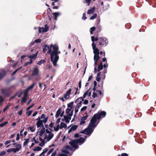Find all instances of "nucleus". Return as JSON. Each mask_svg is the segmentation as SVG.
<instances>
[{
  "label": "nucleus",
  "mask_w": 156,
  "mask_h": 156,
  "mask_svg": "<svg viewBox=\"0 0 156 156\" xmlns=\"http://www.w3.org/2000/svg\"><path fill=\"white\" fill-rule=\"evenodd\" d=\"M43 52L45 53L47 51V53L50 54L51 56V61L54 66L57 65V62L59 59L58 54L60 53V51H58V48L57 45L55 44L53 45L51 44L49 47L47 45H44Z\"/></svg>",
  "instance_id": "obj_1"
},
{
  "label": "nucleus",
  "mask_w": 156,
  "mask_h": 156,
  "mask_svg": "<svg viewBox=\"0 0 156 156\" xmlns=\"http://www.w3.org/2000/svg\"><path fill=\"white\" fill-rule=\"evenodd\" d=\"M106 114L105 112L101 111L100 112H98L97 114L94 115L91 119L87 128L85 129L83 131H81V133H83L90 136L93 132L94 128L99 122H98L96 123L97 120L99 119L101 116H102V117H104L105 116Z\"/></svg>",
  "instance_id": "obj_2"
},
{
  "label": "nucleus",
  "mask_w": 156,
  "mask_h": 156,
  "mask_svg": "<svg viewBox=\"0 0 156 156\" xmlns=\"http://www.w3.org/2000/svg\"><path fill=\"white\" fill-rule=\"evenodd\" d=\"M61 119L59 118L56 120L55 123L51 122L49 125V129L53 131L52 128H53V130L55 132L58 131L59 129H61L63 128H66L67 125L63 122H61L60 123Z\"/></svg>",
  "instance_id": "obj_3"
},
{
  "label": "nucleus",
  "mask_w": 156,
  "mask_h": 156,
  "mask_svg": "<svg viewBox=\"0 0 156 156\" xmlns=\"http://www.w3.org/2000/svg\"><path fill=\"white\" fill-rule=\"evenodd\" d=\"M66 115L63 116V118H62V120L65 121L66 123H69L71 119V116L73 115L72 111L69 109H66Z\"/></svg>",
  "instance_id": "obj_4"
},
{
  "label": "nucleus",
  "mask_w": 156,
  "mask_h": 156,
  "mask_svg": "<svg viewBox=\"0 0 156 156\" xmlns=\"http://www.w3.org/2000/svg\"><path fill=\"white\" fill-rule=\"evenodd\" d=\"M85 140V139L84 138L81 137L76 140L69 142V144L73 147L76 149L78 147L77 144H81L84 142Z\"/></svg>",
  "instance_id": "obj_5"
},
{
  "label": "nucleus",
  "mask_w": 156,
  "mask_h": 156,
  "mask_svg": "<svg viewBox=\"0 0 156 156\" xmlns=\"http://www.w3.org/2000/svg\"><path fill=\"white\" fill-rule=\"evenodd\" d=\"M44 138V141L48 142L51 140L54 137V134L52 131H50L48 129H46L45 133Z\"/></svg>",
  "instance_id": "obj_6"
},
{
  "label": "nucleus",
  "mask_w": 156,
  "mask_h": 156,
  "mask_svg": "<svg viewBox=\"0 0 156 156\" xmlns=\"http://www.w3.org/2000/svg\"><path fill=\"white\" fill-rule=\"evenodd\" d=\"M66 150H63L62 152V154H60L58 156H67V154H69L68 150H72V147L69 146H67L66 147Z\"/></svg>",
  "instance_id": "obj_7"
},
{
  "label": "nucleus",
  "mask_w": 156,
  "mask_h": 156,
  "mask_svg": "<svg viewBox=\"0 0 156 156\" xmlns=\"http://www.w3.org/2000/svg\"><path fill=\"white\" fill-rule=\"evenodd\" d=\"M38 51H37L35 54L30 55L28 56V57L30 59V62H26L24 65L25 66H27L28 64H30L32 62V59H35L37 55Z\"/></svg>",
  "instance_id": "obj_8"
},
{
  "label": "nucleus",
  "mask_w": 156,
  "mask_h": 156,
  "mask_svg": "<svg viewBox=\"0 0 156 156\" xmlns=\"http://www.w3.org/2000/svg\"><path fill=\"white\" fill-rule=\"evenodd\" d=\"M45 130L44 127H40V128L39 129L37 132V135L39 136V138L41 137L44 134L45 135Z\"/></svg>",
  "instance_id": "obj_9"
},
{
  "label": "nucleus",
  "mask_w": 156,
  "mask_h": 156,
  "mask_svg": "<svg viewBox=\"0 0 156 156\" xmlns=\"http://www.w3.org/2000/svg\"><path fill=\"white\" fill-rule=\"evenodd\" d=\"M108 43V41L106 38L101 37L100 38L99 44L100 45L105 46L107 45Z\"/></svg>",
  "instance_id": "obj_10"
},
{
  "label": "nucleus",
  "mask_w": 156,
  "mask_h": 156,
  "mask_svg": "<svg viewBox=\"0 0 156 156\" xmlns=\"http://www.w3.org/2000/svg\"><path fill=\"white\" fill-rule=\"evenodd\" d=\"M84 98L82 97L78 98L75 101V103H77L76 105L78 107H80L81 106L82 101H84Z\"/></svg>",
  "instance_id": "obj_11"
},
{
  "label": "nucleus",
  "mask_w": 156,
  "mask_h": 156,
  "mask_svg": "<svg viewBox=\"0 0 156 156\" xmlns=\"http://www.w3.org/2000/svg\"><path fill=\"white\" fill-rule=\"evenodd\" d=\"M71 91V89L70 88L67 90L66 93L64 94V97L66 99H69L70 98L69 96L70 95Z\"/></svg>",
  "instance_id": "obj_12"
},
{
  "label": "nucleus",
  "mask_w": 156,
  "mask_h": 156,
  "mask_svg": "<svg viewBox=\"0 0 156 156\" xmlns=\"http://www.w3.org/2000/svg\"><path fill=\"white\" fill-rule=\"evenodd\" d=\"M92 48L93 50V52L94 55H99V51L98 48L96 47V45L94 43H92Z\"/></svg>",
  "instance_id": "obj_13"
},
{
  "label": "nucleus",
  "mask_w": 156,
  "mask_h": 156,
  "mask_svg": "<svg viewBox=\"0 0 156 156\" xmlns=\"http://www.w3.org/2000/svg\"><path fill=\"white\" fill-rule=\"evenodd\" d=\"M87 117V115L83 116L81 119L80 124L81 125H84L85 123Z\"/></svg>",
  "instance_id": "obj_14"
},
{
  "label": "nucleus",
  "mask_w": 156,
  "mask_h": 156,
  "mask_svg": "<svg viewBox=\"0 0 156 156\" xmlns=\"http://www.w3.org/2000/svg\"><path fill=\"white\" fill-rule=\"evenodd\" d=\"M40 118L41 119H43V120H42V121H43L44 123H45L47 122L48 119V116H46L44 114H42Z\"/></svg>",
  "instance_id": "obj_15"
},
{
  "label": "nucleus",
  "mask_w": 156,
  "mask_h": 156,
  "mask_svg": "<svg viewBox=\"0 0 156 156\" xmlns=\"http://www.w3.org/2000/svg\"><path fill=\"white\" fill-rule=\"evenodd\" d=\"M38 69L37 67H35L33 70L32 75H36L38 74Z\"/></svg>",
  "instance_id": "obj_16"
},
{
  "label": "nucleus",
  "mask_w": 156,
  "mask_h": 156,
  "mask_svg": "<svg viewBox=\"0 0 156 156\" xmlns=\"http://www.w3.org/2000/svg\"><path fill=\"white\" fill-rule=\"evenodd\" d=\"M91 93L89 90L86 91L84 94L83 97H82L84 99L86 97H89L91 95Z\"/></svg>",
  "instance_id": "obj_17"
},
{
  "label": "nucleus",
  "mask_w": 156,
  "mask_h": 156,
  "mask_svg": "<svg viewBox=\"0 0 156 156\" xmlns=\"http://www.w3.org/2000/svg\"><path fill=\"white\" fill-rule=\"evenodd\" d=\"M43 122L42 121V120L37 121L36 123V125L37 127L38 128L39 127H44L43 126Z\"/></svg>",
  "instance_id": "obj_18"
},
{
  "label": "nucleus",
  "mask_w": 156,
  "mask_h": 156,
  "mask_svg": "<svg viewBox=\"0 0 156 156\" xmlns=\"http://www.w3.org/2000/svg\"><path fill=\"white\" fill-rule=\"evenodd\" d=\"M28 94V93L27 92H25L23 97L22 98V102H26Z\"/></svg>",
  "instance_id": "obj_19"
},
{
  "label": "nucleus",
  "mask_w": 156,
  "mask_h": 156,
  "mask_svg": "<svg viewBox=\"0 0 156 156\" xmlns=\"http://www.w3.org/2000/svg\"><path fill=\"white\" fill-rule=\"evenodd\" d=\"M6 74V72L3 69L0 70V80L2 79Z\"/></svg>",
  "instance_id": "obj_20"
},
{
  "label": "nucleus",
  "mask_w": 156,
  "mask_h": 156,
  "mask_svg": "<svg viewBox=\"0 0 156 156\" xmlns=\"http://www.w3.org/2000/svg\"><path fill=\"white\" fill-rule=\"evenodd\" d=\"M16 148H15L16 152L18 151L21 149V145L20 144H17L15 146Z\"/></svg>",
  "instance_id": "obj_21"
},
{
  "label": "nucleus",
  "mask_w": 156,
  "mask_h": 156,
  "mask_svg": "<svg viewBox=\"0 0 156 156\" xmlns=\"http://www.w3.org/2000/svg\"><path fill=\"white\" fill-rule=\"evenodd\" d=\"M73 102H72L70 103L69 104H68V108L67 109H69L71 110L72 111V113H73Z\"/></svg>",
  "instance_id": "obj_22"
},
{
  "label": "nucleus",
  "mask_w": 156,
  "mask_h": 156,
  "mask_svg": "<svg viewBox=\"0 0 156 156\" xmlns=\"http://www.w3.org/2000/svg\"><path fill=\"white\" fill-rule=\"evenodd\" d=\"M39 139L40 141H41V142L39 144V145L40 146L43 147L44 145L45 142H46L44 141V139H42V137H40Z\"/></svg>",
  "instance_id": "obj_23"
},
{
  "label": "nucleus",
  "mask_w": 156,
  "mask_h": 156,
  "mask_svg": "<svg viewBox=\"0 0 156 156\" xmlns=\"http://www.w3.org/2000/svg\"><path fill=\"white\" fill-rule=\"evenodd\" d=\"M35 84V83H33L32 85H30L29 87H28L26 89L25 92H28V91L29 90L31 89H32L33 88Z\"/></svg>",
  "instance_id": "obj_24"
},
{
  "label": "nucleus",
  "mask_w": 156,
  "mask_h": 156,
  "mask_svg": "<svg viewBox=\"0 0 156 156\" xmlns=\"http://www.w3.org/2000/svg\"><path fill=\"white\" fill-rule=\"evenodd\" d=\"M95 8L93 7L92 8L88 10L87 11V13L88 14H91L93 13L94 12Z\"/></svg>",
  "instance_id": "obj_25"
},
{
  "label": "nucleus",
  "mask_w": 156,
  "mask_h": 156,
  "mask_svg": "<svg viewBox=\"0 0 156 156\" xmlns=\"http://www.w3.org/2000/svg\"><path fill=\"white\" fill-rule=\"evenodd\" d=\"M53 15L54 16V19L55 20H57V18L58 16H59L60 15V13L59 12H56L53 13Z\"/></svg>",
  "instance_id": "obj_26"
},
{
  "label": "nucleus",
  "mask_w": 156,
  "mask_h": 156,
  "mask_svg": "<svg viewBox=\"0 0 156 156\" xmlns=\"http://www.w3.org/2000/svg\"><path fill=\"white\" fill-rule=\"evenodd\" d=\"M61 113V109L59 108L56 112L55 117L56 118H58L60 115V113Z\"/></svg>",
  "instance_id": "obj_27"
},
{
  "label": "nucleus",
  "mask_w": 156,
  "mask_h": 156,
  "mask_svg": "<svg viewBox=\"0 0 156 156\" xmlns=\"http://www.w3.org/2000/svg\"><path fill=\"white\" fill-rule=\"evenodd\" d=\"M103 65L102 63V62H101L99 64V65L98 66V72H99L101 70L103 69Z\"/></svg>",
  "instance_id": "obj_28"
},
{
  "label": "nucleus",
  "mask_w": 156,
  "mask_h": 156,
  "mask_svg": "<svg viewBox=\"0 0 156 156\" xmlns=\"http://www.w3.org/2000/svg\"><path fill=\"white\" fill-rule=\"evenodd\" d=\"M7 152L8 153H10L11 152H13L14 153H15L16 152L15 149L14 148H11L8 149L7 150Z\"/></svg>",
  "instance_id": "obj_29"
},
{
  "label": "nucleus",
  "mask_w": 156,
  "mask_h": 156,
  "mask_svg": "<svg viewBox=\"0 0 156 156\" xmlns=\"http://www.w3.org/2000/svg\"><path fill=\"white\" fill-rule=\"evenodd\" d=\"M28 130L31 132H34L35 130V127L34 126H30L28 128Z\"/></svg>",
  "instance_id": "obj_30"
},
{
  "label": "nucleus",
  "mask_w": 156,
  "mask_h": 156,
  "mask_svg": "<svg viewBox=\"0 0 156 156\" xmlns=\"http://www.w3.org/2000/svg\"><path fill=\"white\" fill-rule=\"evenodd\" d=\"M100 58L99 55H94V60L97 61Z\"/></svg>",
  "instance_id": "obj_31"
},
{
  "label": "nucleus",
  "mask_w": 156,
  "mask_h": 156,
  "mask_svg": "<svg viewBox=\"0 0 156 156\" xmlns=\"http://www.w3.org/2000/svg\"><path fill=\"white\" fill-rule=\"evenodd\" d=\"M42 149L41 147H34L33 149V150L34 151H41Z\"/></svg>",
  "instance_id": "obj_32"
},
{
  "label": "nucleus",
  "mask_w": 156,
  "mask_h": 156,
  "mask_svg": "<svg viewBox=\"0 0 156 156\" xmlns=\"http://www.w3.org/2000/svg\"><path fill=\"white\" fill-rule=\"evenodd\" d=\"M24 141L23 143V146H25L28 143L29 141V139H24Z\"/></svg>",
  "instance_id": "obj_33"
},
{
  "label": "nucleus",
  "mask_w": 156,
  "mask_h": 156,
  "mask_svg": "<svg viewBox=\"0 0 156 156\" xmlns=\"http://www.w3.org/2000/svg\"><path fill=\"white\" fill-rule=\"evenodd\" d=\"M30 141L32 142H34V143L38 144V142L36 139V137H34Z\"/></svg>",
  "instance_id": "obj_34"
},
{
  "label": "nucleus",
  "mask_w": 156,
  "mask_h": 156,
  "mask_svg": "<svg viewBox=\"0 0 156 156\" xmlns=\"http://www.w3.org/2000/svg\"><path fill=\"white\" fill-rule=\"evenodd\" d=\"M49 27L47 25H45L44 27V32H47L48 30Z\"/></svg>",
  "instance_id": "obj_35"
},
{
  "label": "nucleus",
  "mask_w": 156,
  "mask_h": 156,
  "mask_svg": "<svg viewBox=\"0 0 156 156\" xmlns=\"http://www.w3.org/2000/svg\"><path fill=\"white\" fill-rule=\"evenodd\" d=\"M91 41L94 43V41H97L98 40V38L97 37L95 38L94 36H92L91 37Z\"/></svg>",
  "instance_id": "obj_36"
},
{
  "label": "nucleus",
  "mask_w": 156,
  "mask_h": 156,
  "mask_svg": "<svg viewBox=\"0 0 156 156\" xmlns=\"http://www.w3.org/2000/svg\"><path fill=\"white\" fill-rule=\"evenodd\" d=\"M8 123V121H5L4 122L0 124V127H2L6 125Z\"/></svg>",
  "instance_id": "obj_37"
},
{
  "label": "nucleus",
  "mask_w": 156,
  "mask_h": 156,
  "mask_svg": "<svg viewBox=\"0 0 156 156\" xmlns=\"http://www.w3.org/2000/svg\"><path fill=\"white\" fill-rule=\"evenodd\" d=\"M97 14L96 13H95L93 16H92L90 18V20H93L95 19L97 16Z\"/></svg>",
  "instance_id": "obj_38"
},
{
  "label": "nucleus",
  "mask_w": 156,
  "mask_h": 156,
  "mask_svg": "<svg viewBox=\"0 0 156 156\" xmlns=\"http://www.w3.org/2000/svg\"><path fill=\"white\" fill-rule=\"evenodd\" d=\"M11 104H9L8 105L6 106V107L4 108V109L3 110V111L4 112H5V111L7 109H9V107L10 106Z\"/></svg>",
  "instance_id": "obj_39"
},
{
  "label": "nucleus",
  "mask_w": 156,
  "mask_h": 156,
  "mask_svg": "<svg viewBox=\"0 0 156 156\" xmlns=\"http://www.w3.org/2000/svg\"><path fill=\"white\" fill-rule=\"evenodd\" d=\"M95 29V27H93L91 28L90 29V31L91 34L93 33V32L94 31Z\"/></svg>",
  "instance_id": "obj_40"
},
{
  "label": "nucleus",
  "mask_w": 156,
  "mask_h": 156,
  "mask_svg": "<svg viewBox=\"0 0 156 156\" xmlns=\"http://www.w3.org/2000/svg\"><path fill=\"white\" fill-rule=\"evenodd\" d=\"M45 62V61L44 60H41V61L38 62L37 64L39 65H41L42 63H44Z\"/></svg>",
  "instance_id": "obj_41"
},
{
  "label": "nucleus",
  "mask_w": 156,
  "mask_h": 156,
  "mask_svg": "<svg viewBox=\"0 0 156 156\" xmlns=\"http://www.w3.org/2000/svg\"><path fill=\"white\" fill-rule=\"evenodd\" d=\"M38 28H39V32L40 33H41L44 32V28L43 27H42V28H39V27Z\"/></svg>",
  "instance_id": "obj_42"
},
{
  "label": "nucleus",
  "mask_w": 156,
  "mask_h": 156,
  "mask_svg": "<svg viewBox=\"0 0 156 156\" xmlns=\"http://www.w3.org/2000/svg\"><path fill=\"white\" fill-rule=\"evenodd\" d=\"M32 112V110L28 111L26 112V114L28 116H29L31 115Z\"/></svg>",
  "instance_id": "obj_43"
},
{
  "label": "nucleus",
  "mask_w": 156,
  "mask_h": 156,
  "mask_svg": "<svg viewBox=\"0 0 156 156\" xmlns=\"http://www.w3.org/2000/svg\"><path fill=\"white\" fill-rule=\"evenodd\" d=\"M78 126L77 125H73L71 127V128L73 131L75 130L77 128Z\"/></svg>",
  "instance_id": "obj_44"
},
{
  "label": "nucleus",
  "mask_w": 156,
  "mask_h": 156,
  "mask_svg": "<svg viewBox=\"0 0 156 156\" xmlns=\"http://www.w3.org/2000/svg\"><path fill=\"white\" fill-rule=\"evenodd\" d=\"M54 149L53 148H51L50 150H49L48 152L47 155H49L50 154L51 152H52L53 151Z\"/></svg>",
  "instance_id": "obj_45"
},
{
  "label": "nucleus",
  "mask_w": 156,
  "mask_h": 156,
  "mask_svg": "<svg viewBox=\"0 0 156 156\" xmlns=\"http://www.w3.org/2000/svg\"><path fill=\"white\" fill-rule=\"evenodd\" d=\"M87 108V107L86 106H83L81 109L80 111L83 112V111H85V110Z\"/></svg>",
  "instance_id": "obj_46"
},
{
  "label": "nucleus",
  "mask_w": 156,
  "mask_h": 156,
  "mask_svg": "<svg viewBox=\"0 0 156 156\" xmlns=\"http://www.w3.org/2000/svg\"><path fill=\"white\" fill-rule=\"evenodd\" d=\"M80 108V107H77V106L76 105V108L75 110V112L76 114L79 111V108Z\"/></svg>",
  "instance_id": "obj_47"
},
{
  "label": "nucleus",
  "mask_w": 156,
  "mask_h": 156,
  "mask_svg": "<svg viewBox=\"0 0 156 156\" xmlns=\"http://www.w3.org/2000/svg\"><path fill=\"white\" fill-rule=\"evenodd\" d=\"M22 67H20L18 69H16L15 71H14L13 73H12V75H14L16 72H17L18 71V70H19V69H21Z\"/></svg>",
  "instance_id": "obj_48"
},
{
  "label": "nucleus",
  "mask_w": 156,
  "mask_h": 156,
  "mask_svg": "<svg viewBox=\"0 0 156 156\" xmlns=\"http://www.w3.org/2000/svg\"><path fill=\"white\" fill-rule=\"evenodd\" d=\"M6 154V152L5 151H2L0 153V156H3Z\"/></svg>",
  "instance_id": "obj_49"
},
{
  "label": "nucleus",
  "mask_w": 156,
  "mask_h": 156,
  "mask_svg": "<svg viewBox=\"0 0 156 156\" xmlns=\"http://www.w3.org/2000/svg\"><path fill=\"white\" fill-rule=\"evenodd\" d=\"M20 134L19 133H18L17 134V137L16 139V140L18 141L20 139Z\"/></svg>",
  "instance_id": "obj_50"
},
{
  "label": "nucleus",
  "mask_w": 156,
  "mask_h": 156,
  "mask_svg": "<svg viewBox=\"0 0 156 156\" xmlns=\"http://www.w3.org/2000/svg\"><path fill=\"white\" fill-rule=\"evenodd\" d=\"M82 18L84 20H85L87 18L86 17V14L85 13H83V14Z\"/></svg>",
  "instance_id": "obj_51"
},
{
  "label": "nucleus",
  "mask_w": 156,
  "mask_h": 156,
  "mask_svg": "<svg viewBox=\"0 0 156 156\" xmlns=\"http://www.w3.org/2000/svg\"><path fill=\"white\" fill-rule=\"evenodd\" d=\"M41 40L40 39H37L34 41V42L35 43H40L41 42Z\"/></svg>",
  "instance_id": "obj_52"
},
{
  "label": "nucleus",
  "mask_w": 156,
  "mask_h": 156,
  "mask_svg": "<svg viewBox=\"0 0 156 156\" xmlns=\"http://www.w3.org/2000/svg\"><path fill=\"white\" fill-rule=\"evenodd\" d=\"M11 142V141L10 140H7L5 141L4 144L5 145H7L10 143Z\"/></svg>",
  "instance_id": "obj_53"
},
{
  "label": "nucleus",
  "mask_w": 156,
  "mask_h": 156,
  "mask_svg": "<svg viewBox=\"0 0 156 156\" xmlns=\"http://www.w3.org/2000/svg\"><path fill=\"white\" fill-rule=\"evenodd\" d=\"M118 156H128V155L126 153H124L122 154L121 155L119 154Z\"/></svg>",
  "instance_id": "obj_54"
},
{
  "label": "nucleus",
  "mask_w": 156,
  "mask_h": 156,
  "mask_svg": "<svg viewBox=\"0 0 156 156\" xmlns=\"http://www.w3.org/2000/svg\"><path fill=\"white\" fill-rule=\"evenodd\" d=\"M56 151H54V152L52 154L51 156H55L56 154Z\"/></svg>",
  "instance_id": "obj_55"
},
{
  "label": "nucleus",
  "mask_w": 156,
  "mask_h": 156,
  "mask_svg": "<svg viewBox=\"0 0 156 156\" xmlns=\"http://www.w3.org/2000/svg\"><path fill=\"white\" fill-rule=\"evenodd\" d=\"M3 101V98L0 96V104H2Z\"/></svg>",
  "instance_id": "obj_56"
},
{
  "label": "nucleus",
  "mask_w": 156,
  "mask_h": 156,
  "mask_svg": "<svg viewBox=\"0 0 156 156\" xmlns=\"http://www.w3.org/2000/svg\"><path fill=\"white\" fill-rule=\"evenodd\" d=\"M34 104H32V105H31L29 107H28L27 109V110H29V109H30L32 107H33V106H34Z\"/></svg>",
  "instance_id": "obj_57"
},
{
  "label": "nucleus",
  "mask_w": 156,
  "mask_h": 156,
  "mask_svg": "<svg viewBox=\"0 0 156 156\" xmlns=\"http://www.w3.org/2000/svg\"><path fill=\"white\" fill-rule=\"evenodd\" d=\"M97 94L96 93L93 92L92 95V97L93 98H95L97 96Z\"/></svg>",
  "instance_id": "obj_58"
},
{
  "label": "nucleus",
  "mask_w": 156,
  "mask_h": 156,
  "mask_svg": "<svg viewBox=\"0 0 156 156\" xmlns=\"http://www.w3.org/2000/svg\"><path fill=\"white\" fill-rule=\"evenodd\" d=\"M83 101H84L83 103L84 104H85V105L87 104H88V101L87 100H84Z\"/></svg>",
  "instance_id": "obj_59"
},
{
  "label": "nucleus",
  "mask_w": 156,
  "mask_h": 156,
  "mask_svg": "<svg viewBox=\"0 0 156 156\" xmlns=\"http://www.w3.org/2000/svg\"><path fill=\"white\" fill-rule=\"evenodd\" d=\"M74 89L75 90H76V91H75V93L74 94L75 95H76V94H77V91H78V88L77 87H75Z\"/></svg>",
  "instance_id": "obj_60"
},
{
  "label": "nucleus",
  "mask_w": 156,
  "mask_h": 156,
  "mask_svg": "<svg viewBox=\"0 0 156 156\" xmlns=\"http://www.w3.org/2000/svg\"><path fill=\"white\" fill-rule=\"evenodd\" d=\"M48 150V149L46 148L43 150V152L44 153L46 152Z\"/></svg>",
  "instance_id": "obj_61"
},
{
  "label": "nucleus",
  "mask_w": 156,
  "mask_h": 156,
  "mask_svg": "<svg viewBox=\"0 0 156 156\" xmlns=\"http://www.w3.org/2000/svg\"><path fill=\"white\" fill-rule=\"evenodd\" d=\"M85 1L86 2V3L88 4V5H89L90 4V0H85Z\"/></svg>",
  "instance_id": "obj_62"
},
{
  "label": "nucleus",
  "mask_w": 156,
  "mask_h": 156,
  "mask_svg": "<svg viewBox=\"0 0 156 156\" xmlns=\"http://www.w3.org/2000/svg\"><path fill=\"white\" fill-rule=\"evenodd\" d=\"M37 112H36L34 113L33 114V117L35 116L37 114Z\"/></svg>",
  "instance_id": "obj_63"
},
{
  "label": "nucleus",
  "mask_w": 156,
  "mask_h": 156,
  "mask_svg": "<svg viewBox=\"0 0 156 156\" xmlns=\"http://www.w3.org/2000/svg\"><path fill=\"white\" fill-rule=\"evenodd\" d=\"M101 78L97 76V78H96V80L98 82H99Z\"/></svg>",
  "instance_id": "obj_64"
}]
</instances>
